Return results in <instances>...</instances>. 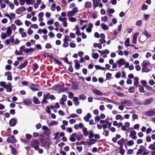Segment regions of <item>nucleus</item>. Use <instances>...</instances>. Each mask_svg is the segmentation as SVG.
Segmentation results:
<instances>
[{
  "label": "nucleus",
  "instance_id": "1",
  "mask_svg": "<svg viewBox=\"0 0 155 155\" xmlns=\"http://www.w3.org/2000/svg\"><path fill=\"white\" fill-rule=\"evenodd\" d=\"M5 33L2 32L1 34V37L2 39H5L7 37L10 36L12 33V30L10 28V26H8L6 28Z\"/></svg>",
  "mask_w": 155,
  "mask_h": 155
},
{
  "label": "nucleus",
  "instance_id": "2",
  "mask_svg": "<svg viewBox=\"0 0 155 155\" xmlns=\"http://www.w3.org/2000/svg\"><path fill=\"white\" fill-rule=\"evenodd\" d=\"M76 139L78 140H79L80 139V137L77 134H73L70 136L69 140L70 141L72 142H74L76 141Z\"/></svg>",
  "mask_w": 155,
  "mask_h": 155
},
{
  "label": "nucleus",
  "instance_id": "3",
  "mask_svg": "<svg viewBox=\"0 0 155 155\" xmlns=\"http://www.w3.org/2000/svg\"><path fill=\"white\" fill-rule=\"evenodd\" d=\"M58 20L60 21H61L62 22V25L64 27H67L68 23L67 22V18H62L60 17L58 18Z\"/></svg>",
  "mask_w": 155,
  "mask_h": 155
},
{
  "label": "nucleus",
  "instance_id": "4",
  "mask_svg": "<svg viewBox=\"0 0 155 155\" xmlns=\"http://www.w3.org/2000/svg\"><path fill=\"white\" fill-rule=\"evenodd\" d=\"M5 16L9 18L10 21L14 19L15 18V14L14 13H10L9 14L5 13L4 14Z\"/></svg>",
  "mask_w": 155,
  "mask_h": 155
},
{
  "label": "nucleus",
  "instance_id": "5",
  "mask_svg": "<svg viewBox=\"0 0 155 155\" xmlns=\"http://www.w3.org/2000/svg\"><path fill=\"white\" fill-rule=\"evenodd\" d=\"M136 134L137 133L134 130H132L130 132L129 137L133 140H136L137 138V136L136 135Z\"/></svg>",
  "mask_w": 155,
  "mask_h": 155
},
{
  "label": "nucleus",
  "instance_id": "6",
  "mask_svg": "<svg viewBox=\"0 0 155 155\" xmlns=\"http://www.w3.org/2000/svg\"><path fill=\"white\" fill-rule=\"evenodd\" d=\"M121 103L122 104H124L127 106H131L132 105V103L130 101L123 99L121 100Z\"/></svg>",
  "mask_w": 155,
  "mask_h": 155
},
{
  "label": "nucleus",
  "instance_id": "7",
  "mask_svg": "<svg viewBox=\"0 0 155 155\" xmlns=\"http://www.w3.org/2000/svg\"><path fill=\"white\" fill-rule=\"evenodd\" d=\"M7 141L8 143H14L16 142L17 140L14 136L8 137L7 139Z\"/></svg>",
  "mask_w": 155,
  "mask_h": 155
},
{
  "label": "nucleus",
  "instance_id": "8",
  "mask_svg": "<svg viewBox=\"0 0 155 155\" xmlns=\"http://www.w3.org/2000/svg\"><path fill=\"white\" fill-rule=\"evenodd\" d=\"M116 63L119 68L124 65V59H120L116 61Z\"/></svg>",
  "mask_w": 155,
  "mask_h": 155
},
{
  "label": "nucleus",
  "instance_id": "9",
  "mask_svg": "<svg viewBox=\"0 0 155 155\" xmlns=\"http://www.w3.org/2000/svg\"><path fill=\"white\" fill-rule=\"evenodd\" d=\"M126 140L127 141V143L125 145V147H126L127 146H133L134 144V142L132 140H128L127 139H126Z\"/></svg>",
  "mask_w": 155,
  "mask_h": 155
},
{
  "label": "nucleus",
  "instance_id": "10",
  "mask_svg": "<svg viewBox=\"0 0 155 155\" xmlns=\"http://www.w3.org/2000/svg\"><path fill=\"white\" fill-rule=\"evenodd\" d=\"M107 12L109 16L111 17L112 16V14L114 12L115 10L112 8L108 7L107 9Z\"/></svg>",
  "mask_w": 155,
  "mask_h": 155
},
{
  "label": "nucleus",
  "instance_id": "11",
  "mask_svg": "<svg viewBox=\"0 0 155 155\" xmlns=\"http://www.w3.org/2000/svg\"><path fill=\"white\" fill-rule=\"evenodd\" d=\"M17 121V120L16 118H13L12 119L9 121L10 125L11 127L15 126L16 125Z\"/></svg>",
  "mask_w": 155,
  "mask_h": 155
},
{
  "label": "nucleus",
  "instance_id": "12",
  "mask_svg": "<svg viewBox=\"0 0 155 155\" xmlns=\"http://www.w3.org/2000/svg\"><path fill=\"white\" fill-rule=\"evenodd\" d=\"M67 100V96L65 95H63L61 98L60 100V104L61 105L64 104V102Z\"/></svg>",
  "mask_w": 155,
  "mask_h": 155
},
{
  "label": "nucleus",
  "instance_id": "13",
  "mask_svg": "<svg viewBox=\"0 0 155 155\" xmlns=\"http://www.w3.org/2000/svg\"><path fill=\"white\" fill-rule=\"evenodd\" d=\"M5 76L7 77V80L9 81H11L12 80V74L10 72L8 71L5 72Z\"/></svg>",
  "mask_w": 155,
  "mask_h": 155
},
{
  "label": "nucleus",
  "instance_id": "14",
  "mask_svg": "<svg viewBox=\"0 0 155 155\" xmlns=\"http://www.w3.org/2000/svg\"><path fill=\"white\" fill-rule=\"evenodd\" d=\"M5 88L6 89L8 92H11L12 91L11 84L10 83H8L5 87Z\"/></svg>",
  "mask_w": 155,
  "mask_h": 155
},
{
  "label": "nucleus",
  "instance_id": "15",
  "mask_svg": "<svg viewBox=\"0 0 155 155\" xmlns=\"http://www.w3.org/2000/svg\"><path fill=\"white\" fill-rule=\"evenodd\" d=\"M93 92L98 96H102L103 95V94L100 90L97 89H93Z\"/></svg>",
  "mask_w": 155,
  "mask_h": 155
},
{
  "label": "nucleus",
  "instance_id": "16",
  "mask_svg": "<svg viewBox=\"0 0 155 155\" xmlns=\"http://www.w3.org/2000/svg\"><path fill=\"white\" fill-rule=\"evenodd\" d=\"M53 88L56 90L59 91L60 92L63 91L62 90V87L60 85L58 84H56L53 87Z\"/></svg>",
  "mask_w": 155,
  "mask_h": 155
},
{
  "label": "nucleus",
  "instance_id": "17",
  "mask_svg": "<svg viewBox=\"0 0 155 155\" xmlns=\"http://www.w3.org/2000/svg\"><path fill=\"white\" fill-rule=\"evenodd\" d=\"M145 114L147 116H151L155 115V112L153 111H148L146 112Z\"/></svg>",
  "mask_w": 155,
  "mask_h": 155
},
{
  "label": "nucleus",
  "instance_id": "18",
  "mask_svg": "<svg viewBox=\"0 0 155 155\" xmlns=\"http://www.w3.org/2000/svg\"><path fill=\"white\" fill-rule=\"evenodd\" d=\"M144 149L145 148L143 146H140V148L138 150L137 154L138 155L141 154L144 150Z\"/></svg>",
  "mask_w": 155,
  "mask_h": 155
},
{
  "label": "nucleus",
  "instance_id": "19",
  "mask_svg": "<svg viewBox=\"0 0 155 155\" xmlns=\"http://www.w3.org/2000/svg\"><path fill=\"white\" fill-rule=\"evenodd\" d=\"M97 141V140L95 139H92L87 141V144L88 146H90L94 144Z\"/></svg>",
  "mask_w": 155,
  "mask_h": 155
},
{
  "label": "nucleus",
  "instance_id": "20",
  "mask_svg": "<svg viewBox=\"0 0 155 155\" xmlns=\"http://www.w3.org/2000/svg\"><path fill=\"white\" fill-rule=\"evenodd\" d=\"M39 144V142L38 140H35L33 141L31 143V146L32 147L38 146Z\"/></svg>",
  "mask_w": 155,
  "mask_h": 155
},
{
  "label": "nucleus",
  "instance_id": "21",
  "mask_svg": "<svg viewBox=\"0 0 155 155\" xmlns=\"http://www.w3.org/2000/svg\"><path fill=\"white\" fill-rule=\"evenodd\" d=\"M153 99L152 98L146 100L144 102V104L145 105H148L150 104L153 101Z\"/></svg>",
  "mask_w": 155,
  "mask_h": 155
},
{
  "label": "nucleus",
  "instance_id": "22",
  "mask_svg": "<svg viewBox=\"0 0 155 155\" xmlns=\"http://www.w3.org/2000/svg\"><path fill=\"white\" fill-rule=\"evenodd\" d=\"M73 100L74 101V104L76 106H77L80 103L78 101L79 98L78 97H74Z\"/></svg>",
  "mask_w": 155,
  "mask_h": 155
},
{
  "label": "nucleus",
  "instance_id": "23",
  "mask_svg": "<svg viewBox=\"0 0 155 155\" xmlns=\"http://www.w3.org/2000/svg\"><path fill=\"white\" fill-rule=\"evenodd\" d=\"M139 34L138 33H135L133 35V40L132 42L134 44L137 43V38Z\"/></svg>",
  "mask_w": 155,
  "mask_h": 155
},
{
  "label": "nucleus",
  "instance_id": "24",
  "mask_svg": "<svg viewBox=\"0 0 155 155\" xmlns=\"http://www.w3.org/2000/svg\"><path fill=\"white\" fill-rule=\"evenodd\" d=\"M26 10V9L25 7H22L18 8L16 10V12L17 13H19V12H23L24 11H25Z\"/></svg>",
  "mask_w": 155,
  "mask_h": 155
},
{
  "label": "nucleus",
  "instance_id": "25",
  "mask_svg": "<svg viewBox=\"0 0 155 155\" xmlns=\"http://www.w3.org/2000/svg\"><path fill=\"white\" fill-rule=\"evenodd\" d=\"M91 115L90 113H88L87 114V115L84 117V120L87 122H88L89 121V119L91 118Z\"/></svg>",
  "mask_w": 155,
  "mask_h": 155
},
{
  "label": "nucleus",
  "instance_id": "26",
  "mask_svg": "<svg viewBox=\"0 0 155 155\" xmlns=\"http://www.w3.org/2000/svg\"><path fill=\"white\" fill-rule=\"evenodd\" d=\"M150 64V63L149 61L144 60L143 61L142 64V66L144 67H148V65Z\"/></svg>",
  "mask_w": 155,
  "mask_h": 155
},
{
  "label": "nucleus",
  "instance_id": "27",
  "mask_svg": "<svg viewBox=\"0 0 155 155\" xmlns=\"http://www.w3.org/2000/svg\"><path fill=\"white\" fill-rule=\"evenodd\" d=\"M125 139L122 138L118 141L117 143L120 146V147H123V143L125 142Z\"/></svg>",
  "mask_w": 155,
  "mask_h": 155
},
{
  "label": "nucleus",
  "instance_id": "28",
  "mask_svg": "<svg viewBox=\"0 0 155 155\" xmlns=\"http://www.w3.org/2000/svg\"><path fill=\"white\" fill-rule=\"evenodd\" d=\"M14 23L17 26H20L22 25V22L18 19H16L15 20Z\"/></svg>",
  "mask_w": 155,
  "mask_h": 155
},
{
  "label": "nucleus",
  "instance_id": "29",
  "mask_svg": "<svg viewBox=\"0 0 155 155\" xmlns=\"http://www.w3.org/2000/svg\"><path fill=\"white\" fill-rule=\"evenodd\" d=\"M91 6V3L90 2H87L84 4V7L86 8H90Z\"/></svg>",
  "mask_w": 155,
  "mask_h": 155
},
{
  "label": "nucleus",
  "instance_id": "30",
  "mask_svg": "<svg viewBox=\"0 0 155 155\" xmlns=\"http://www.w3.org/2000/svg\"><path fill=\"white\" fill-rule=\"evenodd\" d=\"M100 26L101 28L104 31L106 30L109 29L107 25H106L104 23H101Z\"/></svg>",
  "mask_w": 155,
  "mask_h": 155
},
{
  "label": "nucleus",
  "instance_id": "31",
  "mask_svg": "<svg viewBox=\"0 0 155 155\" xmlns=\"http://www.w3.org/2000/svg\"><path fill=\"white\" fill-rule=\"evenodd\" d=\"M75 14L72 11H68L67 13V16L68 18L72 17L74 16Z\"/></svg>",
  "mask_w": 155,
  "mask_h": 155
},
{
  "label": "nucleus",
  "instance_id": "32",
  "mask_svg": "<svg viewBox=\"0 0 155 155\" xmlns=\"http://www.w3.org/2000/svg\"><path fill=\"white\" fill-rule=\"evenodd\" d=\"M41 0H37L36 3H35L34 7L36 9L38 7L39 5L41 4Z\"/></svg>",
  "mask_w": 155,
  "mask_h": 155
},
{
  "label": "nucleus",
  "instance_id": "33",
  "mask_svg": "<svg viewBox=\"0 0 155 155\" xmlns=\"http://www.w3.org/2000/svg\"><path fill=\"white\" fill-rule=\"evenodd\" d=\"M82 131L84 136L86 137H87L88 136L87 133L88 131H87V128L85 127H83L82 128Z\"/></svg>",
  "mask_w": 155,
  "mask_h": 155
},
{
  "label": "nucleus",
  "instance_id": "34",
  "mask_svg": "<svg viewBox=\"0 0 155 155\" xmlns=\"http://www.w3.org/2000/svg\"><path fill=\"white\" fill-rule=\"evenodd\" d=\"M74 62L75 63V68L76 69H79L80 68V65L79 64L78 61L76 60H74Z\"/></svg>",
  "mask_w": 155,
  "mask_h": 155
},
{
  "label": "nucleus",
  "instance_id": "35",
  "mask_svg": "<svg viewBox=\"0 0 155 155\" xmlns=\"http://www.w3.org/2000/svg\"><path fill=\"white\" fill-rule=\"evenodd\" d=\"M148 67L142 66V72H148L150 71L149 68Z\"/></svg>",
  "mask_w": 155,
  "mask_h": 155
},
{
  "label": "nucleus",
  "instance_id": "36",
  "mask_svg": "<svg viewBox=\"0 0 155 155\" xmlns=\"http://www.w3.org/2000/svg\"><path fill=\"white\" fill-rule=\"evenodd\" d=\"M58 124V122L54 120H52L51 121L50 123H48V125L49 126H52L54 125H56Z\"/></svg>",
  "mask_w": 155,
  "mask_h": 155
},
{
  "label": "nucleus",
  "instance_id": "37",
  "mask_svg": "<svg viewBox=\"0 0 155 155\" xmlns=\"http://www.w3.org/2000/svg\"><path fill=\"white\" fill-rule=\"evenodd\" d=\"M87 134L88 136V137L90 139L93 138L94 135V134H93V131L92 130H90L87 133Z\"/></svg>",
  "mask_w": 155,
  "mask_h": 155
},
{
  "label": "nucleus",
  "instance_id": "38",
  "mask_svg": "<svg viewBox=\"0 0 155 155\" xmlns=\"http://www.w3.org/2000/svg\"><path fill=\"white\" fill-rule=\"evenodd\" d=\"M30 88L31 90L34 91L39 90V89L38 88L37 86L34 84H32V86L30 87Z\"/></svg>",
  "mask_w": 155,
  "mask_h": 155
},
{
  "label": "nucleus",
  "instance_id": "39",
  "mask_svg": "<svg viewBox=\"0 0 155 155\" xmlns=\"http://www.w3.org/2000/svg\"><path fill=\"white\" fill-rule=\"evenodd\" d=\"M68 19L69 21L72 22H75L77 21V19L75 17H71L68 18Z\"/></svg>",
  "mask_w": 155,
  "mask_h": 155
},
{
  "label": "nucleus",
  "instance_id": "40",
  "mask_svg": "<svg viewBox=\"0 0 155 155\" xmlns=\"http://www.w3.org/2000/svg\"><path fill=\"white\" fill-rule=\"evenodd\" d=\"M26 4L28 5H32L34 3V0H25Z\"/></svg>",
  "mask_w": 155,
  "mask_h": 155
},
{
  "label": "nucleus",
  "instance_id": "41",
  "mask_svg": "<svg viewBox=\"0 0 155 155\" xmlns=\"http://www.w3.org/2000/svg\"><path fill=\"white\" fill-rule=\"evenodd\" d=\"M33 101L34 103L36 104H39L40 103V101L37 97H34L33 99Z\"/></svg>",
  "mask_w": 155,
  "mask_h": 155
},
{
  "label": "nucleus",
  "instance_id": "42",
  "mask_svg": "<svg viewBox=\"0 0 155 155\" xmlns=\"http://www.w3.org/2000/svg\"><path fill=\"white\" fill-rule=\"evenodd\" d=\"M56 4L55 3H53L51 5V9L52 11H54L55 10L56 7Z\"/></svg>",
  "mask_w": 155,
  "mask_h": 155
},
{
  "label": "nucleus",
  "instance_id": "43",
  "mask_svg": "<svg viewBox=\"0 0 155 155\" xmlns=\"http://www.w3.org/2000/svg\"><path fill=\"white\" fill-rule=\"evenodd\" d=\"M24 104L26 105L30 104L31 103V101L28 99H27L24 100Z\"/></svg>",
  "mask_w": 155,
  "mask_h": 155
},
{
  "label": "nucleus",
  "instance_id": "44",
  "mask_svg": "<svg viewBox=\"0 0 155 155\" xmlns=\"http://www.w3.org/2000/svg\"><path fill=\"white\" fill-rule=\"evenodd\" d=\"M115 119L116 120H122L124 119V118L120 114H117L115 117Z\"/></svg>",
  "mask_w": 155,
  "mask_h": 155
},
{
  "label": "nucleus",
  "instance_id": "45",
  "mask_svg": "<svg viewBox=\"0 0 155 155\" xmlns=\"http://www.w3.org/2000/svg\"><path fill=\"white\" fill-rule=\"evenodd\" d=\"M92 57L95 59H97L99 57V54L93 52L92 54Z\"/></svg>",
  "mask_w": 155,
  "mask_h": 155
},
{
  "label": "nucleus",
  "instance_id": "46",
  "mask_svg": "<svg viewBox=\"0 0 155 155\" xmlns=\"http://www.w3.org/2000/svg\"><path fill=\"white\" fill-rule=\"evenodd\" d=\"M28 62L27 61H25L24 63L21 64L19 66L20 69H21L24 68L28 64Z\"/></svg>",
  "mask_w": 155,
  "mask_h": 155
},
{
  "label": "nucleus",
  "instance_id": "47",
  "mask_svg": "<svg viewBox=\"0 0 155 155\" xmlns=\"http://www.w3.org/2000/svg\"><path fill=\"white\" fill-rule=\"evenodd\" d=\"M130 39L127 38L126 39V41L125 42L124 44L126 47H128L130 45Z\"/></svg>",
  "mask_w": 155,
  "mask_h": 155
},
{
  "label": "nucleus",
  "instance_id": "48",
  "mask_svg": "<svg viewBox=\"0 0 155 155\" xmlns=\"http://www.w3.org/2000/svg\"><path fill=\"white\" fill-rule=\"evenodd\" d=\"M149 148L151 150H155V141L149 145Z\"/></svg>",
  "mask_w": 155,
  "mask_h": 155
},
{
  "label": "nucleus",
  "instance_id": "49",
  "mask_svg": "<svg viewBox=\"0 0 155 155\" xmlns=\"http://www.w3.org/2000/svg\"><path fill=\"white\" fill-rule=\"evenodd\" d=\"M134 85L137 86L138 84V79L137 78H134Z\"/></svg>",
  "mask_w": 155,
  "mask_h": 155
},
{
  "label": "nucleus",
  "instance_id": "50",
  "mask_svg": "<svg viewBox=\"0 0 155 155\" xmlns=\"http://www.w3.org/2000/svg\"><path fill=\"white\" fill-rule=\"evenodd\" d=\"M12 153L14 154V155H18V153L17 152L15 149L14 148H12Z\"/></svg>",
  "mask_w": 155,
  "mask_h": 155
},
{
  "label": "nucleus",
  "instance_id": "51",
  "mask_svg": "<svg viewBox=\"0 0 155 155\" xmlns=\"http://www.w3.org/2000/svg\"><path fill=\"white\" fill-rule=\"evenodd\" d=\"M93 5L94 8H96L99 5L98 1H93Z\"/></svg>",
  "mask_w": 155,
  "mask_h": 155
},
{
  "label": "nucleus",
  "instance_id": "52",
  "mask_svg": "<svg viewBox=\"0 0 155 155\" xmlns=\"http://www.w3.org/2000/svg\"><path fill=\"white\" fill-rule=\"evenodd\" d=\"M120 153L122 155H124L125 152V150L123 148V147L119 148Z\"/></svg>",
  "mask_w": 155,
  "mask_h": 155
},
{
  "label": "nucleus",
  "instance_id": "53",
  "mask_svg": "<svg viewBox=\"0 0 155 155\" xmlns=\"http://www.w3.org/2000/svg\"><path fill=\"white\" fill-rule=\"evenodd\" d=\"M143 33L147 38H149L151 37V35L148 33L147 31H145Z\"/></svg>",
  "mask_w": 155,
  "mask_h": 155
},
{
  "label": "nucleus",
  "instance_id": "54",
  "mask_svg": "<svg viewBox=\"0 0 155 155\" xmlns=\"http://www.w3.org/2000/svg\"><path fill=\"white\" fill-rule=\"evenodd\" d=\"M78 116L76 114H72L70 115L69 116L67 117V119H68L71 118H74Z\"/></svg>",
  "mask_w": 155,
  "mask_h": 155
},
{
  "label": "nucleus",
  "instance_id": "55",
  "mask_svg": "<svg viewBox=\"0 0 155 155\" xmlns=\"http://www.w3.org/2000/svg\"><path fill=\"white\" fill-rule=\"evenodd\" d=\"M11 29L13 31H15L16 29V27L14 24H12L10 26Z\"/></svg>",
  "mask_w": 155,
  "mask_h": 155
},
{
  "label": "nucleus",
  "instance_id": "56",
  "mask_svg": "<svg viewBox=\"0 0 155 155\" xmlns=\"http://www.w3.org/2000/svg\"><path fill=\"white\" fill-rule=\"evenodd\" d=\"M116 94L118 96L120 97H124V94L123 93L120 92H116Z\"/></svg>",
  "mask_w": 155,
  "mask_h": 155
},
{
  "label": "nucleus",
  "instance_id": "57",
  "mask_svg": "<svg viewBox=\"0 0 155 155\" xmlns=\"http://www.w3.org/2000/svg\"><path fill=\"white\" fill-rule=\"evenodd\" d=\"M43 98L42 100V101L41 102V103L43 104H46L48 103V101L47 100H46V97L45 98V95H44L43 96Z\"/></svg>",
  "mask_w": 155,
  "mask_h": 155
},
{
  "label": "nucleus",
  "instance_id": "58",
  "mask_svg": "<svg viewBox=\"0 0 155 155\" xmlns=\"http://www.w3.org/2000/svg\"><path fill=\"white\" fill-rule=\"evenodd\" d=\"M71 11L76 14L78 12V8L77 7H74L72 9Z\"/></svg>",
  "mask_w": 155,
  "mask_h": 155
},
{
  "label": "nucleus",
  "instance_id": "59",
  "mask_svg": "<svg viewBox=\"0 0 155 155\" xmlns=\"http://www.w3.org/2000/svg\"><path fill=\"white\" fill-rule=\"evenodd\" d=\"M46 111L48 113L50 114L51 113V111L50 110V107L49 106H47L46 108Z\"/></svg>",
  "mask_w": 155,
  "mask_h": 155
},
{
  "label": "nucleus",
  "instance_id": "60",
  "mask_svg": "<svg viewBox=\"0 0 155 155\" xmlns=\"http://www.w3.org/2000/svg\"><path fill=\"white\" fill-rule=\"evenodd\" d=\"M69 36L70 38H74L76 37L75 34L72 32H71L70 33Z\"/></svg>",
  "mask_w": 155,
  "mask_h": 155
},
{
  "label": "nucleus",
  "instance_id": "61",
  "mask_svg": "<svg viewBox=\"0 0 155 155\" xmlns=\"http://www.w3.org/2000/svg\"><path fill=\"white\" fill-rule=\"evenodd\" d=\"M59 134V132H57L56 133L54 134V136L55 137L54 138V139L56 140H58V135Z\"/></svg>",
  "mask_w": 155,
  "mask_h": 155
},
{
  "label": "nucleus",
  "instance_id": "62",
  "mask_svg": "<svg viewBox=\"0 0 155 155\" xmlns=\"http://www.w3.org/2000/svg\"><path fill=\"white\" fill-rule=\"evenodd\" d=\"M64 43L63 44V46L64 47L66 48L68 47L69 45V44L67 41H63Z\"/></svg>",
  "mask_w": 155,
  "mask_h": 155
},
{
  "label": "nucleus",
  "instance_id": "63",
  "mask_svg": "<svg viewBox=\"0 0 155 155\" xmlns=\"http://www.w3.org/2000/svg\"><path fill=\"white\" fill-rule=\"evenodd\" d=\"M12 44H13L14 41V38L13 36H11L9 39H8Z\"/></svg>",
  "mask_w": 155,
  "mask_h": 155
},
{
  "label": "nucleus",
  "instance_id": "64",
  "mask_svg": "<svg viewBox=\"0 0 155 155\" xmlns=\"http://www.w3.org/2000/svg\"><path fill=\"white\" fill-rule=\"evenodd\" d=\"M70 40V37L68 36L65 35L63 41H69Z\"/></svg>",
  "mask_w": 155,
  "mask_h": 155
}]
</instances>
